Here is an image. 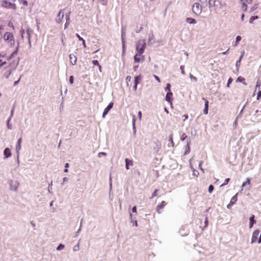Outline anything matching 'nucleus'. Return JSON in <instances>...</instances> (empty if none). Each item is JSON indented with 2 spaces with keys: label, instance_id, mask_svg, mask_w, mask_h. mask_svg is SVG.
I'll return each mask as SVG.
<instances>
[{
  "label": "nucleus",
  "instance_id": "obj_56",
  "mask_svg": "<svg viewBox=\"0 0 261 261\" xmlns=\"http://www.w3.org/2000/svg\"><path fill=\"white\" fill-rule=\"evenodd\" d=\"M98 68H99V70L100 72H101L102 71V68H101V66H100V65H99L98 66Z\"/></svg>",
  "mask_w": 261,
  "mask_h": 261
},
{
  "label": "nucleus",
  "instance_id": "obj_52",
  "mask_svg": "<svg viewBox=\"0 0 261 261\" xmlns=\"http://www.w3.org/2000/svg\"><path fill=\"white\" fill-rule=\"evenodd\" d=\"M204 223L205 224V226H206L207 225V224H208V219H207V218H205Z\"/></svg>",
  "mask_w": 261,
  "mask_h": 261
},
{
  "label": "nucleus",
  "instance_id": "obj_36",
  "mask_svg": "<svg viewBox=\"0 0 261 261\" xmlns=\"http://www.w3.org/2000/svg\"><path fill=\"white\" fill-rule=\"evenodd\" d=\"M260 97H261V91H259L257 93V97H256L257 100H259Z\"/></svg>",
  "mask_w": 261,
  "mask_h": 261
},
{
  "label": "nucleus",
  "instance_id": "obj_58",
  "mask_svg": "<svg viewBox=\"0 0 261 261\" xmlns=\"http://www.w3.org/2000/svg\"><path fill=\"white\" fill-rule=\"evenodd\" d=\"M68 167H69V164L68 163H66V164L65 165V167L67 168Z\"/></svg>",
  "mask_w": 261,
  "mask_h": 261
},
{
  "label": "nucleus",
  "instance_id": "obj_4",
  "mask_svg": "<svg viewBox=\"0 0 261 261\" xmlns=\"http://www.w3.org/2000/svg\"><path fill=\"white\" fill-rule=\"evenodd\" d=\"M2 6L3 7L8 8V9H16V7L15 4H14V2H8L6 0H4L3 1L2 3Z\"/></svg>",
  "mask_w": 261,
  "mask_h": 261
},
{
  "label": "nucleus",
  "instance_id": "obj_47",
  "mask_svg": "<svg viewBox=\"0 0 261 261\" xmlns=\"http://www.w3.org/2000/svg\"><path fill=\"white\" fill-rule=\"evenodd\" d=\"M138 116H139V119H140V120H141V118H142V113L141 111H139L138 112Z\"/></svg>",
  "mask_w": 261,
  "mask_h": 261
},
{
  "label": "nucleus",
  "instance_id": "obj_35",
  "mask_svg": "<svg viewBox=\"0 0 261 261\" xmlns=\"http://www.w3.org/2000/svg\"><path fill=\"white\" fill-rule=\"evenodd\" d=\"M232 79L230 77L228 80V83H227V87H229V85L232 83Z\"/></svg>",
  "mask_w": 261,
  "mask_h": 261
},
{
  "label": "nucleus",
  "instance_id": "obj_8",
  "mask_svg": "<svg viewBox=\"0 0 261 261\" xmlns=\"http://www.w3.org/2000/svg\"><path fill=\"white\" fill-rule=\"evenodd\" d=\"M238 194H236L234 196H233L230 200L229 203L227 205V207L228 209H230L232 206L236 203L238 200L237 198Z\"/></svg>",
  "mask_w": 261,
  "mask_h": 261
},
{
  "label": "nucleus",
  "instance_id": "obj_45",
  "mask_svg": "<svg viewBox=\"0 0 261 261\" xmlns=\"http://www.w3.org/2000/svg\"><path fill=\"white\" fill-rule=\"evenodd\" d=\"M69 81L71 84H72L73 83V77L72 76H71L70 77Z\"/></svg>",
  "mask_w": 261,
  "mask_h": 261
},
{
  "label": "nucleus",
  "instance_id": "obj_20",
  "mask_svg": "<svg viewBox=\"0 0 261 261\" xmlns=\"http://www.w3.org/2000/svg\"><path fill=\"white\" fill-rule=\"evenodd\" d=\"M76 36L77 37V38L79 39V40H80V41H82V43H83V47L84 48H86V42H85V40L82 38L81 37L79 34H76Z\"/></svg>",
  "mask_w": 261,
  "mask_h": 261
},
{
  "label": "nucleus",
  "instance_id": "obj_21",
  "mask_svg": "<svg viewBox=\"0 0 261 261\" xmlns=\"http://www.w3.org/2000/svg\"><path fill=\"white\" fill-rule=\"evenodd\" d=\"M237 82H241L243 83L244 85H246V83H245V79L242 76H239L237 79Z\"/></svg>",
  "mask_w": 261,
  "mask_h": 261
},
{
  "label": "nucleus",
  "instance_id": "obj_11",
  "mask_svg": "<svg viewBox=\"0 0 261 261\" xmlns=\"http://www.w3.org/2000/svg\"><path fill=\"white\" fill-rule=\"evenodd\" d=\"M63 10H60L57 16L56 21L58 23L61 22L64 18V13H63Z\"/></svg>",
  "mask_w": 261,
  "mask_h": 261
},
{
  "label": "nucleus",
  "instance_id": "obj_15",
  "mask_svg": "<svg viewBox=\"0 0 261 261\" xmlns=\"http://www.w3.org/2000/svg\"><path fill=\"white\" fill-rule=\"evenodd\" d=\"M254 218H255V217L254 215H252L249 218V228H252L254 224L255 223V222H256L255 220H254Z\"/></svg>",
  "mask_w": 261,
  "mask_h": 261
},
{
  "label": "nucleus",
  "instance_id": "obj_6",
  "mask_svg": "<svg viewBox=\"0 0 261 261\" xmlns=\"http://www.w3.org/2000/svg\"><path fill=\"white\" fill-rule=\"evenodd\" d=\"M142 54L143 53L137 52L134 57V61L136 63H139L144 60V57L142 56Z\"/></svg>",
  "mask_w": 261,
  "mask_h": 261
},
{
  "label": "nucleus",
  "instance_id": "obj_22",
  "mask_svg": "<svg viewBox=\"0 0 261 261\" xmlns=\"http://www.w3.org/2000/svg\"><path fill=\"white\" fill-rule=\"evenodd\" d=\"M187 22L190 24H195L196 23L195 19L190 17L187 18Z\"/></svg>",
  "mask_w": 261,
  "mask_h": 261
},
{
  "label": "nucleus",
  "instance_id": "obj_50",
  "mask_svg": "<svg viewBox=\"0 0 261 261\" xmlns=\"http://www.w3.org/2000/svg\"><path fill=\"white\" fill-rule=\"evenodd\" d=\"M261 83L257 81L256 83V87H259Z\"/></svg>",
  "mask_w": 261,
  "mask_h": 261
},
{
  "label": "nucleus",
  "instance_id": "obj_53",
  "mask_svg": "<svg viewBox=\"0 0 261 261\" xmlns=\"http://www.w3.org/2000/svg\"><path fill=\"white\" fill-rule=\"evenodd\" d=\"M257 242H258V243H261V233H260L259 238V239L257 240Z\"/></svg>",
  "mask_w": 261,
  "mask_h": 261
},
{
  "label": "nucleus",
  "instance_id": "obj_49",
  "mask_svg": "<svg viewBox=\"0 0 261 261\" xmlns=\"http://www.w3.org/2000/svg\"><path fill=\"white\" fill-rule=\"evenodd\" d=\"M170 87V84L169 83L167 84V89H168V91H171Z\"/></svg>",
  "mask_w": 261,
  "mask_h": 261
},
{
  "label": "nucleus",
  "instance_id": "obj_25",
  "mask_svg": "<svg viewBox=\"0 0 261 261\" xmlns=\"http://www.w3.org/2000/svg\"><path fill=\"white\" fill-rule=\"evenodd\" d=\"M258 18V17L257 16H252L249 20V23H252L253 22V21L257 19Z\"/></svg>",
  "mask_w": 261,
  "mask_h": 261
},
{
  "label": "nucleus",
  "instance_id": "obj_64",
  "mask_svg": "<svg viewBox=\"0 0 261 261\" xmlns=\"http://www.w3.org/2000/svg\"><path fill=\"white\" fill-rule=\"evenodd\" d=\"M165 111L168 113V111L167 110V109L166 108H165Z\"/></svg>",
  "mask_w": 261,
  "mask_h": 261
},
{
  "label": "nucleus",
  "instance_id": "obj_1",
  "mask_svg": "<svg viewBox=\"0 0 261 261\" xmlns=\"http://www.w3.org/2000/svg\"><path fill=\"white\" fill-rule=\"evenodd\" d=\"M3 39L6 43L10 47L14 48V50L11 55L7 57L8 60H10L14 56L16 55L18 49V44L15 46V40L13 34L12 33L7 32L3 35Z\"/></svg>",
  "mask_w": 261,
  "mask_h": 261
},
{
  "label": "nucleus",
  "instance_id": "obj_41",
  "mask_svg": "<svg viewBox=\"0 0 261 261\" xmlns=\"http://www.w3.org/2000/svg\"><path fill=\"white\" fill-rule=\"evenodd\" d=\"M154 77L159 83L161 82L160 78L157 75H154Z\"/></svg>",
  "mask_w": 261,
  "mask_h": 261
},
{
  "label": "nucleus",
  "instance_id": "obj_51",
  "mask_svg": "<svg viewBox=\"0 0 261 261\" xmlns=\"http://www.w3.org/2000/svg\"><path fill=\"white\" fill-rule=\"evenodd\" d=\"M135 121H136V118H135V116H134L133 119V125H134V127H135Z\"/></svg>",
  "mask_w": 261,
  "mask_h": 261
},
{
  "label": "nucleus",
  "instance_id": "obj_24",
  "mask_svg": "<svg viewBox=\"0 0 261 261\" xmlns=\"http://www.w3.org/2000/svg\"><path fill=\"white\" fill-rule=\"evenodd\" d=\"M21 141H22V139L21 138H19L17 141V146H16V149L17 150H19L20 149V148H21V146H20V144L21 143Z\"/></svg>",
  "mask_w": 261,
  "mask_h": 261
},
{
  "label": "nucleus",
  "instance_id": "obj_55",
  "mask_svg": "<svg viewBox=\"0 0 261 261\" xmlns=\"http://www.w3.org/2000/svg\"><path fill=\"white\" fill-rule=\"evenodd\" d=\"M187 147L188 148V152L190 151V143H188Z\"/></svg>",
  "mask_w": 261,
  "mask_h": 261
},
{
  "label": "nucleus",
  "instance_id": "obj_42",
  "mask_svg": "<svg viewBox=\"0 0 261 261\" xmlns=\"http://www.w3.org/2000/svg\"><path fill=\"white\" fill-rule=\"evenodd\" d=\"M190 78L195 81H197V79L196 77L194 76L192 74H190Z\"/></svg>",
  "mask_w": 261,
  "mask_h": 261
},
{
  "label": "nucleus",
  "instance_id": "obj_18",
  "mask_svg": "<svg viewBox=\"0 0 261 261\" xmlns=\"http://www.w3.org/2000/svg\"><path fill=\"white\" fill-rule=\"evenodd\" d=\"M203 99L205 101V108H204V113L205 114H207V113H208V100L207 99H206L204 98H203Z\"/></svg>",
  "mask_w": 261,
  "mask_h": 261
},
{
  "label": "nucleus",
  "instance_id": "obj_13",
  "mask_svg": "<svg viewBox=\"0 0 261 261\" xmlns=\"http://www.w3.org/2000/svg\"><path fill=\"white\" fill-rule=\"evenodd\" d=\"M70 62L72 65H74L76 63V57L74 54H70L69 55Z\"/></svg>",
  "mask_w": 261,
  "mask_h": 261
},
{
  "label": "nucleus",
  "instance_id": "obj_48",
  "mask_svg": "<svg viewBox=\"0 0 261 261\" xmlns=\"http://www.w3.org/2000/svg\"><path fill=\"white\" fill-rule=\"evenodd\" d=\"M6 55L7 54L5 53H2L1 54H0V57H6Z\"/></svg>",
  "mask_w": 261,
  "mask_h": 261
},
{
  "label": "nucleus",
  "instance_id": "obj_44",
  "mask_svg": "<svg viewBox=\"0 0 261 261\" xmlns=\"http://www.w3.org/2000/svg\"><path fill=\"white\" fill-rule=\"evenodd\" d=\"M187 137V136L185 134H183L181 137V140L184 141Z\"/></svg>",
  "mask_w": 261,
  "mask_h": 261
},
{
  "label": "nucleus",
  "instance_id": "obj_2",
  "mask_svg": "<svg viewBox=\"0 0 261 261\" xmlns=\"http://www.w3.org/2000/svg\"><path fill=\"white\" fill-rule=\"evenodd\" d=\"M146 47L145 39H139L136 45V49L137 52L143 53Z\"/></svg>",
  "mask_w": 261,
  "mask_h": 261
},
{
  "label": "nucleus",
  "instance_id": "obj_17",
  "mask_svg": "<svg viewBox=\"0 0 261 261\" xmlns=\"http://www.w3.org/2000/svg\"><path fill=\"white\" fill-rule=\"evenodd\" d=\"M4 154L5 156V158H8L11 155V151L8 148H6L4 151Z\"/></svg>",
  "mask_w": 261,
  "mask_h": 261
},
{
  "label": "nucleus",
  "instance_id": "obj_23",
  "mask_svg": "<svg viewBox=\"0 0 261 261\" xmlns=\"http://www.w3.org/2000/svg\"><path fill=\"white\" fill-rule=\"evenodd\" d=\"M241 2L242 3V9L244 11H246L247 9V5L244 2H243L242 0L241 1Z\"/></svg>",
  "mask_w": 261,
  "mask_h": 261
},
{
  "label": "nucleus",
  "instance_id": "obj_33",
  "mask_svg": "<svg viewBox=\"0 0 261 261\" xmlns=\"http://www.w3.org/2000/svg\"><path fill=\"white\" fill-rule=\"evenodd\" d=\"M158 190H155L154 192L152 194V197L151 198H153L154 197H155L158 195Z\"/></svg>",
  "mask_w": 261,
  "mask_h": 261
},
{
  "label": "nucleus",
  "instance_id": "obj_3",
  "mask_svg": "<svg viewBox=\"0 0 261 261\" xmlns=\"http://www.w3.org/2000/svg\"><path fill=\"white\" fill-rule=\"evenodd\" d=\"M2 76L8 78L11 73V69L10 64L6 63V65L0 70Z\"/></svg>",
  "mask_w": 261,
  "mask_h": 261
},
{
  "label": "nucleus",
  "instance_id": "obj_63",
  "mask_svg": "<svg viewBox=\"0 0 261 261\" xmlns=\"http://www.w3.org/2000/svg\"><path fill=\"white\" fill-rule=\"evenodd\" d=\"M23 4H24V5H27V2L26 1H24V2H23Z\"/></svg>",
  "mask_w": 261,
  "mask_h": 261
},
{
  "label": "nucleus",
  "instance_id": "obj_62",
  "mask_svg": "<svg viewBox=\"0 0 261 261\" xmlns=\"http://www.w3.org/2000/svg\"><path fill=\"white\" fill-rule=\"evenodd\" d=\"M64 172H68V169L67 168H66V169L64 170Z\"/></svg>",
  "mask_w": 261,
  "mask_h": 261
},
{
  "label": "nucleus",
  "instance_id": "obj_31",
  "mask_svg": "<svg viewBox=\"0 0 261 261\" xmlns=\"http://www.w3.org/2000/svg\"><path fill=\"white\" fill-rule=\"evenodd\" d=\"M214 186L213 185H210L209 186V187H208V192L211 193L213 192V191L214 190Z\"/></svg>",
  "mask_w": 261,
  "mask_h": 261
},
{
  "label": "nucleus",
  "instance_id": "obj_27",
  "mask_svg": "<svg viewBox=\"0 0 261 261\" xmlns=\"http://www.w3.org/2000/svg\"><path fill=\"white\" fill-rule=\"evenodd\" d=\"M7 62L5 61H3L0 59V70L2 69V68L6 65Z\"/></svg>",
  "mask_w": 261,
  "mask_h": 261
},
{
  "label": "nucleus",
  "instance_id": "obj_61",
  "mask_svg": "<svg viewBox=\"0 0 261 261\" xmlns=\"http://www.w3.org/2000/svg\"><path fill=\"white\" fill-rule=\"evenodd\" d=\"M228 50H229V49H228L226 51H225V52H223L222 54L223 55H225V54H226L227 51Z\"/></svg>",
  "mask_w": 261,
  "mask_h": 261
},
{
  "label": "nucleus",
  "instance_id": "obj_5",
  "mask_svg": "<svg viewBox=\"0 0 261 261\" xmlns=\"http://www.w3.org/2000/svg\"><path fill=\"white\" fill-rule=\"evenodd\" d=\"M192 10L194 13L197 15H199L202 12L201 5L198 3H195L193 6Z\"/></svg>",
  "mask_w": 261,
  "mask_h": 261
},
{
  "label": "nucleus",
  "instance_id": "obj_19",
  "mask_svg": "<svg viewBox=\"0 0 261 261\" xmlns=\"http://www.w3.org/2000/svg\"><path fill=\"white\" fill-rule=\"evenodd\" d=\"M125 167L127 170L129 169V166H133V162L132 160H129L128 159H126L125 160Z\"/></svg>",
  "mask_w": 261,
  "mask_h": 261
},
{
  "label": "nucleus",
  "instance_id": "obj_9",
  "mask_svg": "<svg viewBox=\"0 0 261 261\" xmlns=\"http://www.w3.org/2000/svg\"><path fill=\"white\" fill-rule=\"evenodd\" d=\"M167 204V203L165 201H162V202L157 205L156 206V212L159 214H161L162 211L161 210Z\"/></svg>",
  "mask_w": 261,
  "mask_h": 261
},
{
  "label": "nucleus",
  "instance_id": "obj_40",
  "mask_svg": "<svg viewBox=\"0 0 261 261\" xmlns=\"http://www.w3.org/2000/svg\"><path fill=\"white\" fill-rule=\"evenodd\" d=\"M170 141L171 142V143L172 144V146H173L174 143L173 141V138H172V135L170 136Z\"/></svg>",
  "mask_w": 261,
  "mask_h": 261
},
{
  "label": "nucleus",
  "instance_id": "obj_54",
  "mask_svg": "<svg viewBox=\"0 0 261 261\" xmlns=\"http://www.w3.org/2000/svg\"><path fill=\"white\" fill-rule=\"evenodd\" d=\"M122 42H123V51H124L125 50V44H124V41L123 40V39H122Z\"/></svg>",
  "mask_w": 261,
  "mask_h": 261
},
{
  "label": "nucleus",
  "instance_id": "obj_32",
  "mask_svg": "<svg viewBox=\"0 0 261 261\" xmlns=\"http://www.w3.org/2000/svg\"><path fill=\"white\" fill-rule=\"evenodd\" d=\"M64 248V245L62 244H60L58 247L57 248V250H60L63 249Z\"/></svg>",
  "mask_w": 261,
  "mask_h": 261
},
{
  "label": "nucleus",
  "instance_id": "obj_28",
  "mask_svg": "<svg viewBox=\"0 0 261 261\" xmlns=\"http://www.w3.org/2000/svg\"><path fill=\"white\" fill-rule=\"evenodd\" d=\"M250 179L249 178H247L246 179V181L243 183L242 187L245 186L246 185H250Z\"/></svg>",
  "mask_w": 261,
  "mask_h": 261
},
{
  "label": "nucleus",
  "instance_id": "obj_38",
  "mask_svg": "<svg viewBox=\"0 0 261 261\" xmlns=\"http://www.w3.org/2000/svg\"><path fill=\"white\" fill-rule=\"evenodd\" d=\"M180 69L181 70V73L182 74H185V70H184V66H181L180 67Z\"/></svg>",
  "mask_w": 261,
  "mask_h": 261
},
{
  "label": "nucleus",
  "instance_id": "obj_37",
  "mask_svg": "<svg viewBox=\"0 0 261 261\" xmlns=\"http://www.w3.org/2000/svg\"><path fill=\"white\" fill-rule=\"evenodd\" d=\"M131 76L129 75L127 76L126 78V81L127 83L130 82L131 81Z\"/></svg>",
  "mask_w": 261,
  "mask_h": 261
},
{
  "label": "nucleus",
  "instance_id": "obj_43",
  "mask_svg": "<svg viewBox=\"0 0 261 261\" xmlns=\"http://www.w3.org/2000/svg\"><path fill=\"white\" fill-rule=\"evenodd\" d=\"M132 211L133 213H137V207L136 206H134L133 207Z\"/></svg>",
  "mask_w": 261,
  "mask_h": 261
},
{
  "label": "nucleus",
  "instance_id": "obj_59",
  "mask_svg": "<svg viewBox=\"0 0 261 261\" xmlns=\"http://www.w3.org/2000/svg\"><path fill=\"white\" fill-rule=\"evenodd\" d=\"M19 80H18V81H15V82H14V85H16L18 84V83L19 82Z\"/></svg>",
  "mask_w": 261,
  "mask_h": 261
},
{
  "label": "nucleus",
  "instance_id": "obj_10",
  "mask_svg": "<svg viewBox=\"0 0 261 261\" xmlns=\"http://www.w3.org/2000/svg\"><path fill=\"white\" fill-rule=\"evenodd\" d=\"M172 93L171 91H168L166 96V100L168 101L171 106L172 105Z\"/></svg>",
  "mask_w": 261,
  "mask_h": 261
},
{
  "label": "nucleus",
  "instance_id": "obj_57",
  "mask_svg": "<svg viewBox=\"0 0 261 261\" xmlns=\"http://www.w3.org/2000/svg\"><path fill=\"white\" fill-rule=\"evenodd\" d=\"M248 3H251L253 0H245Z\"/></svg>",
  "mask_w": 261,
  "mask_h": 261
},
{
  "label": "nucleus",
  "instance_id": "obj_26",
  "mask_svg": "<svg viewBox=\"0 0 261 261\" xmlns=\"http://www.w3.org/2000/svg\"><path fill=\"white\" fill-rule=\"evenodd\" d=\"M241 39H242L241 37L240 36H238L236 37V43H235V44L234 45L235 46L238 45V44H239V41H241Z\"/></svg>",
  "mask_w": 261,
  "mask_h": 261
},
{
  "label": "nucleus",
  "instance_id": "obj_12",
  "mask_svg": "<svg viewBox=\"0 0 261 261\" xmlns=\"http://www.w3.org/2000/svg\"><path fill=\"white\" fill-rule=\"evenodd\" d=\"M113 103L110 102L103 111V113L102 114L103 118L105 117L106 115L108 114L109 111L113 108Z\"/></svg>",
  "mask_w": 261,
  "mask_h": 261
},
{
  "label": "nucleus",
  "instance_id": "obj_46",
  "mask_svg": "<svg viewBox=\"0 0 261 261\" xmlns=\"http://www.w3.org/2000/svg\"><path fill=\"white\" fill-rule=\"evenodd\" d=\"M101 155H107V154H106V153H105V152H99V153H98V156H99V157H100V156H101Z\"/></svg>",
  "mask_w": 261,
  "mask_h": 261
},
{
  "label": "nucleus",
  "instance_id": "obj_39",
  "mask_svg": "<svg viewBox=\"0 0 261 261\" xmlns=\"http://www.w3.org/2000/svg\"><path fill=\"white\" fill-rule=\"evenodd\" d=\"M182 117L184 118V121H185L188 118V114H185L184 115L182 116Z\"/></svg>",
  "mask_w": 261,
  "mask_h": 261
},
{
  "label": "nucleus",
  "instance_id": "obj_34",
  "mask_svg": "<svg viewBox=\"0 0 261 261\" xmlns=\"http://www.w3.org/2000/svg\"><path fill=\"white\" fill-rule=\"evenodd\" d=\"M92 63L94 65L99 66L100 64H99V62L97 60H93L92 61Z\"/></svg>",
  "mask_w": 261,
  "mask_h": 261
},
{
  "label": "nucleus",
  "instance_id": "obj_30",
  "mask_svg": "<svg viewBox=\"0 0 261 261\" xmlns=\"http://www.w3.org/2000/svg\"><path fill=\"white\" fill-rule=\"evenodd\" d=\"M154 39V35H153V34H150L149 36V38H148V42L150 43L151 42V41L152 40H153Z\"/></svg>",
  "mask_w": 261,
  "mask_h": 261
},
{
  "label": "nucleus",
  "instance_id": "obj_60",
  "mask_svg": "<svg viewBox=\"0 0 261 261\" xmlns=\"http://www.w3.org/2000/svg\"><path fill=\"white\" fill-rule=\"evenodd\" d=\"M244 14H243L242 15V17H241L242 20H243V21L244 20Z\"/></svg>",
  "mask_w": 261,
  "mask_h": 261
},
{
  "label": "nucleus",
  "instance_id": "obj_16",
  "mask_svg": "<svg viewBox=\"0 0 261 261\" xmlns=\"http://www.w3.org/2000/svg\"><path fill=\"white\" fill-rule=\"evenodd\" d=\"M71 12H69L68 14L66 15V22L65 24V29H66L70 23V15Z\"/></svg>",
  "mask_w": 261,
  "mask_h": 261
},
{
  "label": "nucleus",
  "instance_id": "obj_29",
  "mask_svg": "<svg viewBox=\"0 0 261 261\" xmlns=\"http://www.w3.org/2000/svg\"><path fill=\"white\" fill-rule=\"evenodd\" d=\"M230 181V178H226L225 180V181L223 184H222L221 186H220V187H222L228 184V183Z\"/></svg>",
  "mask_w": 261,
  "mask_h": 261
},
{
  "label": "nucleus",
  "instance_id": "obj_7",
  "mask_svg": "<svg viewBox=\"0 0 261 261\" xmlns=\"http://www.w3.org/2000/svg\"><path fill=\"white\" fill-rule=\"evenodd\" d=\"M259 233V230H255L252 233V238H251V243L252 244L256 242L257 240V237Z\"/></svg>",
  "mask_w": 261,
  "mask_h": 261
},
{
  "label": "nucleus",
  "instance_id": "obj_14",
  "mask_svg": "<svg viewBox=\"0 0 261 261\" xmlns=\"http://www.w3.org/2000/svg\"><path fill=\"white\" fill-rule=\"evenodd\" d=\"M142 79V76L141 75H138L135 77V86H134V89L136 90L138 84H139L140 81Z\"/></svg>",
  "mask_w": 261,
  "mask_h": 261
}]
</instances>
